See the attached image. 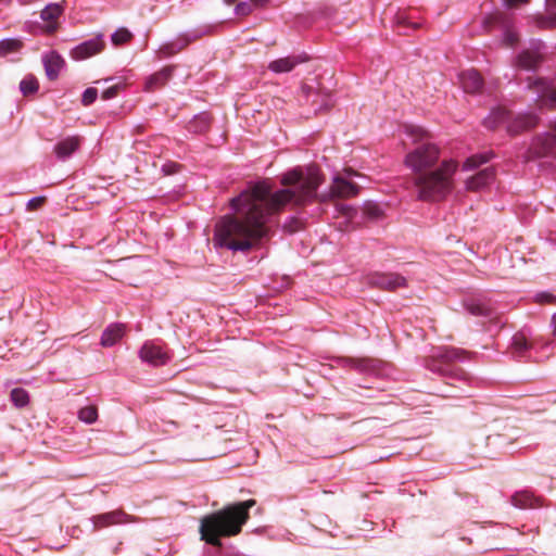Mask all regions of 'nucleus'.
Masks as SVG:
<instances>
[{"label":"nucleus","instance_id":"21","mask_svg":"<svg viewBox=\"0 0 556 556\" xmlns=\"http://www.w3.org/2000/svg\"><path fill=\"white\" fill-rule=\"evenodd\" d=\"M303 61L300 56H286L271 61L268 64V70L276 74L289 73Z\"/></svg>","mask_w":556,"mask_h":556},{"label":"nucleus","instance_id":"20","mask_svg":"<svg viewBox=\"0 0 556 556\" xmlns=\"http://www.w3.org/2000/svg\"><path fill=\"white\" fill-rule=\"evenodd\" d=\"M125 334V326L123 324H111L101 336L100 344L110 348L116 344Z\"/></svg>","mask_w":556,"mask_h":556},{"label":"nucleus","instance_id":"51","mask_svg":"<svg viewBox=\"0 0 556 556\" xmlns=\"http://www.w3.org/2000/svg\"><path fill=\"white\" fill-rule=\"evenodd\" d=\"M236 1H237V0H225V2H226L227 4H232V3H233V2H236Z\"/></svg>","mask_w":556,"mask_h":556},{"label":"nucleus","instance_id":"49","mask_svg":"<svg viewBox=\"0 0 556 556\" xmlns=\"http://www.w3.org/2000/svg\"><path fill=\"white\" fill-rule=\"evenodd\" d=\"M377 211H378V208H377V207H375V210H374V211H371V212H370V214H371L372 216H378Z\"/></svg>","mask_w":556,"mask_h":556},{"label":"nucleus","instance_id":"14","mask_svg":"<svg viewBox=\"0 0 556 556\" xmlns=\"http://www.w3.org/2000/svg\"><path fill=\"white\" fill-rule=\"evenodd\" d=\"M201 34L199 31H190L184 33L179 35L175 40L170 42L163 43L157 53L161 58L173 55L179 51H181L185 47H187L190 42L200 38Z\"/></svg>","mask_w":556,"mask_h":556},{"label":"nucleus","instance_id":"41","mask_svg":"<svg viewBox=\"0 0 556 556\" xmlns=\"http://www.w3.org/2000/svg\"><path fill=\"white\" fill-rule=\"evenodd\" d=\"M235 11L238 15H248L251 13L252 8L248 2H240L237 4Z\"/></svg>","mask_w":556,"mask_h":556},{"label":"nucleus","instance_id":"46","mask_svg":"<svg viewBox=\"0 0 556 556\" xmlns=\"http://www.w3.org/2000/svg\"><path fill=\"white\" fill-rule=\"evenodd\" d=\"M255 5H264L268 0H251Z\"/></svg>","mask_w":556,"mask_h":556},{"label":"nucleus","instance_id":"33","mask_svg":"<svg viewBox=\"0 0 556 556\" xmlns=\"http://www.w3.org/2000/svg\"><path fill=\"white\" fill-rule=\"evenodd\" d=\"M78 418L86 424H93L98 418V410L94 406L83 407L78 412Z\"/></svg>","mask_w":556,"mask_h":556},{"label":"nucleus","instance_id":"23","mask_svg":"<svg viewBox=\"0 0 556 556\" xmlns=\"http://www.w3.org/2000/svg\"><path fill=\"white\" fill-rule=\"evenodd\" d=\"M173 73V67H164L157 73L151 75L146 83V89L152 91L163 85L170 78Z\"/></svg>","mask_w":556,"mask_h":556},{"label":"nucleus","instance_id":"2","mask_svg":"<svg viewBox=\"0 0 556 556\" xmlns=\"http://www.w3.org/2000/svg\"><path fill=\"white\" fill-rule=\"evenodd\" d=\"M405 132L417 147L405 156V164L415 173L414 184L418 198L424 201H440L454 188V175L458 163L443 160L433 168L440 157L439 148L430 142V135L420 126L408 125Z\"/></svg>","mask_w":556,"mask_h":556},{"label":"nucleus","instance_id":"36","mask_svg":"<svg viewBox=\"0 0 556 556\" xmlns=\"http://www.w3.org/2000/svg\"><path fill=\"white\" fill-rule=\"evenodd\" d=\"M467 309L472 314V315H488V312L489 309L486 308V306L482 303H479V302H471V303H468L467 304Z\"/></svg>","mask_w":556,"mask_h":556},{"label":"nucleus","instance_id":"17","mask_svg":"<svg viewBox=\"0 0 556 556\" xmlns=\"http://www.w3.org/2000/svg\"><path fill=\"white\" fill-rule=\"evenodd\" d=\"M80 144L81 138L79 136H70L60 140L54 146L53 151L59 160H66L79 149Z\"/></svg>","mask_w":556,"mask_h":556},{"label":"nucleus","instance_id":"16","mask_svg":"<svg viewBox=\"0 0 556 556\" xmlns=\"http://www.w3.org/2000/svg\"><path fill=\"white\" fill-rule=\"evenodd\" d=\"M494 178L495 172L492 167L483 168L465 181L466 189L472 192L481 191L490 186Z\"/></svg>","mask_w":556,"mask_h":556},{"label":"nucleus","instance_id":"4","mask_svg":"<svg viewBox=\"0 0 556 556\" xmlns=\"http://www.w3.org/2000/svg\"><path fill=\"white\" fill-rule=\"evenodd\" d=\"M467 352L453 346H439L426 359V367L432 372L448 376L459 381H467L468 375L460 368H451L454 362L464 361Z\"/></svg>","mask_w":556,"mask_h":556},{"label":"nucleus","instance_id":"10","mask_svg":"<svg viewBox=\"0 0 556 556\" xmlns=\"http://www.w3.org/2000/svg\"><path fill=\"white\" fill-rule=\"evenodd\" d=\"M139 357L142 362L151 366H162L169 361V355L162 346L146 342L139 350Z\"/></svg>","mask_w":556,"mask_h":556},{"label":"nucleus","instance_id":"13","mask_svg":"<svg viewBox=\"0 0 556 556\" xmlns=\"http://www.w3.org/2000/svg\"><path fill=\"white\" fill-rule=\"evenodd\" d=\"M92 522V531H98L103 528L122 525L131 521L130 517L121 509L92 516L90 518Z\"/></svg>","mask_w":556,"mask_h":556},{"label":"nucleus","instance_id":"45","mask_svg":"<svg viewBox=\"0 0 556 556\" xmlns=\"http://www.w3.org/2000/svg\"><path fill=\"white\" fill-rule=\"evenodd\" d=\"M552 325H553V336L556 338V314H554L552 318Z\"/></svg>","mask_w":556,"mask_h":556},{"label":"nucleus","instance_id":"22","mask_svg":"<svg viewBox=\"0 0 556 556\" xmlns=\"http://www.w3.org/2000/svg\"><path fill=\"white\" fill-rule=\"evenodd\" d=\"M538 344H541L538 339L530 341L525 332H518L513 337L511 350L513 353L517 356H523L528 350L534 348Z\"/></svg>","mask_w":556,"mask_h":556},{"label":"nucleus","instance_id":"39","mask_svg":"<svg viewBox=\"0 0 556 556\" xmlns=\"http://www.w3.org/2000/svg\"><path fill=\"white\" fill-rule=\"evenodd\" d=\"M346 365L356 367L361 371L367 370L369 367V363L366 359H346Z\"/></svg>","mask_w":556,"mask_h":556},{"label":"nucleus","instance_id":"18","mask_svg":"<svg viewBox=\"0 0 556 556\" xmlns=\"http://www.w3.org/2000/svg\"><path fill=\"white\" fill-rule=\"evenodd\" d=\"M42 62L46 75L50 80L58 78L61 70L65 64L63 58L54 51L45 54L42 56Z\"/></svg>","mask_w":556,"mask_h":556},{"label":"nucleus","instance_id":"27","mask_svg":"<svg viewBox=\"0 0 556 556\" xmlns=\"http://www.w3.org/2000/svg\"><path fill=\"white\" fill-rule=\"evenodd\" d=\"M23 47V41L17 38H7L0 40V56L18 51Z\"/></svg>","mask_w":556,"mask_h":556},{"label":"nucleus","instance_id":"5","mask_svg":"<svg viewBox=\"0 0 556 556\" xmlns=\"http://www.w3.org/2000/svg\"><path fill=\"white\" fill-rule=\"evenodd\" d=\"M357 175L358 174L351 168L344 170V176L336 175L332 179L329 193L323 194L320 197L321 201L331 198H350L356 195L358 193V187L353 184L350 178Z\"/></svg>","mask_w":556,"mask_h":556},{"label":"nucleus","instance_id":"43","mask_svg":"<svg viewBox=\"0 0 556 556\" xmlns=\"http://www.w3.org/2000/svg\"><path fill=\"white\" fill-rule=\"evenodd\" d=\"M43 198L41 197H37V198H33L28 201V207L30 210H36L37 207H39L42 203H43Z\"/></svg>","mask_w":556,"mask_h":556},{"label":"nucleus","instance_id":"34","mask_svg":"<svg viewBox=\"0 0 556 556\" xmlns=\"http://www.w3.org/2000/svg\"><path fill=\"white\" fill-rule=\"evenodd\" d=\"M131 33L127 28H118L111 36L112 43L114 46H119L128 42L131 39Z\"/></svg>","mask_w":556,"mask_h":556},{"label":"nucleus","instance_id":"26","mask_svg":"<svg viewBox=\"0 0 556 556\" xmlns=\"http://www.w3.org/2000/svg\"><path fill=\"white\" fill-rule=\"evenodd\" d=\"M491 157H492V153H490V152L475 154L465 161L463 168L465 170L475 169V168L479 167L480 165L489 162L491 160Z\"/></svg>","mask_w":556,"mask_h":556},{"label":"nucleus","instance_id":"29","mask_svg":"<svg viewBox=\"0 0 556 556\" xmlns=\"http://www.w3.org/2000/svg\"><path fill=\"white\" fill-rule=\"evenodd\" d=\"M39 88L38 80L36 77L28 75L20 83V89L24 96H28L37 92Z\"/></svg>","mask_w":556,"mask_h":556},{"label":"nucleus","instance_id":"40","mask_svg":"<svg viewBox=\"0 0 556 556\" xmlns=\"http://www.w3.org/2000/svg\"><path fill=\"white\" fill-rule=\"evenodd\" d=\"M316 97L320 98V104L317 108H315L316 112L328 110L332 105V101L329 96L316 94Z\"/></svg>","mask_w":556,"mask_h":556},{"label":"nucleus","instance_id":"15","mask_svg":"<svg viewBox=\"0 0 556 556\" xmlns=\"http://www.w3.org/2000/svg\"><path fill=\"white\" fill-rule=\"evenodd\" d=\"M63 12L64 7L62 3H49L42 9L40 17L43 22H47L42 28L45 33L52 34L58 29L56 20Z\"/></svg>","mask_w":556,"mask_h":556},{"label":"nucleus","instance_id":"52","mask_svg":"<svg viewBox=\"0 0 556 556\" xmlns=\"http://www.w3.org/2000/svg\"><path fill=\"white\" fill-rule=\"evenodd\" d=\"M399 22H401V23L404 22V17L400 16Z\"/></svg>","mask_w":556,"mask_h":556},{"label":"nucleus","instance_id":"3","mask_svg":"<svg viewBox=\"0 0 556 556\" xmlns=\"http://www.w3.org/2000/svg\"><path fill=\"white\" fill-rule=\"evenodd\" d=\"M254 505V500H248L204 516L200 523L201 539L207 544L220 547L222 538L235 536L241 532L250 517L249 509Z\"/></svg>","mask_w":556,"mask_h":556},{"label":"nucleus","instance_id":"12","mask_svg":"<svg viewBox=\"0 0 556 556\" xmlns=\"http://www.w3.org/2000/svg\"><path fill=\"white\" fill-rule=\"evenodd\" d=\"M368 283L382 290L393 291L406 286V279L399 274L375 273L368 277Z\"/></svg>","mask_w":556,"mask_h":556},{"label":"nucleus","instance_id":"19","mask_svg":"<svg viewBox=\"0 0 556 556\" xmlns=\"http://www.w3.org/2000/svg\"><path fill=\"white\" fill-rule=\"evenodd\" d=\"M459 83L465 92L476 93L481 90L483 81L476 70H467L459 74Z\"/></svg>","mask_w":556,"mask_h":556},{"label":"nucleus","instance_id":"7","mask_svg":"<svg viewBox=\"0 0 556 556\" xmlns=\"http://www.w3.org/2000/svg\"><path fill=\"white\" fill-rule=\"evenodd\" d=\"M544 43L541 40L531 42V48L521 51L516 58V66L527 71H534L543 62Z\"/></svg>","mask_w":556,"mask_h":556},{"label":"nucleus","instance_id":"30","mask_svg":"<svg viewBox=\"0 0 556 556\" xmlns=\"http://www.w3.org/2000/svg\"><path fill=\"white\" fill-rule=\"evenodd\" d=\"M532 18L538 28L549 29L556 27V13L548 16L535 15Z\"/></svg>","mask_w":556,"mask_h":556},{"label":"nucleus","instance_id":"35","mask_svg":"<svg viewBox=\"0 0 556 556\" xmlns=\"http://www.w3.org/2000/svg\"><path fill=\"white\" fill-rule=\"evenodd\" d=\"M97 97H98V90L96 88H92V87L87 88L83 93L81 103L85 106H88L97 100Z\"/></svg>","mask_w":556,"mask_h":556},{"label":"nucleus","instance_id":"9","mask_svg":"<svg viewBox=\"0 0 556 556\" xmlns=\"http://www.w3.org/2000/svg\"><path fill=\"white\" fill-rule=\"evenodd\" d=\"M104 48V36L102 34H98L96 37L74 47L71 50L70 55L75 61H81L101 53Z\"/></svg>","mask_w":556,"mask_h":556},{"label":"nucleus","instance_id":"1","mask_svg":"<svg viewBox=\"0 0 556 556\" xmlns=\"http://www.w3.org/2000/svg\"><path fill=\"white\" fill-rule=\"evenodd\" d=\"M323 182L319 169H293L282 176L286 187L271 192L266 181L257 182L241 192L230 202L237 216H225L215 227L213 242L215 247L232 251H247L263 238L268 237L271 216L287 204L302 205L316 197V190Z\"/></svg>","mask_w":556,"mask_h":556},{"label":"nucleus","instance_id":"50","mask_svg":"<svg viewBox=\"0 0 556 556\" xmlns=\"http://www.w3.org/2000/svg\"><path fill=\"white\" fill-rule=\"evenodd\" d=\"M22 4H27L29 3L31 0H18Z\"/></svg>","mask_w":556,"mask_h":556},{"label":"nucleus","instance_id":"25","mask_svg":"<svg viewBox=\"0 0 556 556\" xmlns=\"http://www.w3.org/2000/svg\"><path fill=\"white\" fill-rule=\"evenodd\" d=\"M539 498L534 497L529 491L516 492L511 496V503L518 508H533L538 506Z\"/></svg>","mask_w":556,"mask_h":556},{"label":"nucleus","instance_id":"48","mask_svg":"<svg viewBox=\"0 0 556 556\" xmlns=\"http://www.w3.org/2000/svg\"><path fill=\"white\" fill-rule=\"evenodd\" d=\"M552 344H553V342H545V343H542V348L545 349V348H548Z\"/></svg>","mask_w":556,"mask_h":556},{"label":"nucleus","instance_id":"31","mask_svg":"<svg viewBox=\"0 0 556 556\" xmlns=\"http://www.w3.org/2000/svg\"><path fill=\"white\" fill-rule=\"evenodd\" d=\"M210 125V118L205 114H201L194 117L190 123L189 129L194 132H202L207 129Z\"/></svg>","mask_w":556,"mask_h":556},{"label":"nucleus","instance_id":"37","mask_svg":"<svg viewBox=\"0 0 556 556\" xmlns=\"http://www.w3.org/2000/svg\"><path fill=\"white\" fill-rule=\"evenodd\" d=\"M337 211L341 215H343V216H345V217H348L350 219L353 218L354 215L356 214V210L354 207L350 206V205H346V204H338L337 205Z\"/></svg>","mask_w":556,"mask_h":556},{"label":"nucleus","instance_id":"47","mask_svg":"<svg viewBox=\"0 0 556 556\" xmlns=\"http://www.w3.org/2000/svg\"><path fill=\"white\" fill-rule=\"evenodd\" d=\"M547 5L556 7V0H546Z\"/></svg>","mask_w":556,"mask_h":556},{"label":"nucleus","instance_id":"42","mask_svg":"<svg viewBox=\"0 0 556 556\" xmlns=\"http://www.w3.org/2000/svg\"><path fill=\"white\" fill-rule=\"evenodd\" d=\"M529 0H504V5L508 9L517 8L520 4L528 3Z\"/></svg>","mask_w":556,"mask_h":556},{"label":"nucleus","instance_id":"24","mask_svg":"<svg viewBox=\"0 0 556 556\" xmlns=\"http://www.w3.org/2000/svg\"><path fill=\"white\" fill-rule=\"evenodd\" d=\"M538 117L534 114L527 113L518 115L515 121L508 126V130L511 132H518L520 130L532 128L536 125Z\"/></svg>","mask_w":556,"mask_h":556},{"label":"nucleus","instance_id":"11","mask_svg":"<svg viewBox=\"0 0 556 556\" xmlns=\"http://www.w3.org/2000/svg\"><path fill=\"white\" fill-rule=\"evenodd\" d=\"M555 132L538 136L531 143L530 153L533 156L556 155V122L553 127Z\"/></svg>","mask_w":556,"mask_h":556},{"label":"nucleus","instance_id":"32","mask_svg":"<svg viewBox=\"0 0 556 556\" xmlns=\"http://www.w3.org/2000/svg\"><path fill=\"white\" fill-rule=\"evenodd\" d=\"M11 400L15 406L23 407L27 405L29 396L24 389L15 388L11 391Z\"/></svg>","mask_w":556,"mask_h":556},{"label":"nucleus","instance_id":"44","mask_svg":"<svg viewBox=\"0 0 556 556\" xmlns=\"http://www.w3.org/2000/svg\"><path fill=\"white\" fill-rule=\"evenodd\" d=\"M553 300H554V296L549 293H542V294L538 295L539 302L551 303Z\"/></svg>","mask_w":556,"mask_h":556},{"label":"nucleus","instance_id":"28","mask_svg":"<svg viewBox=\"0 0 556 556\" xmlns=\"http://www.w3.org/2000/svg\"><path fill=\"white\" fill-rule=\"evenodd\" d=\"M509 117V112L506 109L498 108L493 110L488 118H485V125L488 127H495L500 123H504Z\"/></svg>","mask_w":556,"mask_h":556},{"label":"nucleus","instance_id":"6","mask_svg":"<svg viewBox=\"0 0 556 556\" xmlns=\"http://www.w3.org/2000/svg\"><path fill=\"white\" fill-rule=\"evenodd\" d=\"M485 24L497 26L502 33V42L506 47H514L519 41V34L515 28L513 16L496 12L485 20Z\"/></svg>","mask_w":556,"mask_h":556},{"label":"nucleus","instance_id":"38","mask_svg":"<svg viewBox=\"0 0 556 556\" xmlns=\"http://www.w3.org/2000/svg\"><path fill=\"white\" fill-rule=\"evenodd\" d=\"M121 88H122V85L117 84V85H114V86L105 89L101 94L102 99L110 100V99L115 98Z\"/></svg>","mask_w":556,"mask_h":556},{"label":"nucleus","instance_id":"8","mask_svg":"<svg viewBox=\"0 0 556 556\" xmlns=\"http://www.w3.org/2000/svg\"><path fill=\"white\" fill-rule=\"evenodd\" d=\"M528 88L536 93L541 105L556 103V81L530 77L528 78Z\"/></svg>","mask_w":556,"mask_h":556}]
</instances>
